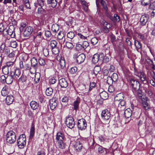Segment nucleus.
<instances>
[{"instance_id":"13d9d810","label":"nucleus","mask_w":155,"mask_h":155,"mask_svg":"<svg viewBox=\"0 0 155 155\" xmlns=\"http://www.w3.org/2000/svg\"><path fill=\"white\" fill-rule=\"evenodd\" d=\"M43 53L45 56H47L49 54L48 49L47 48H43Z\"/></svg>"},{"instance_id":"4d7b16f0","label":"nucleus","mask_w":155,"mask_h":155,"mask_svg":"<svg viewBox=\"0 0 155 155\" xmlns=\"http://www.w3.org/2000/svg\"><path fill=\"white\" fill-rule=\"evenodd\" d=\"M107 137H105V136H102L101 135L99 137V140L101 142H104V141H107L108 140V138H107Z\"/></svg>"},{"instance_id":"864d4df0","label":"nucleus","mask_w":155,"mask_h":155,"mask_svg":"<svg viewBox=\"0 0 155 155\" xmlns=\"http://www.w3.org/2000/svg\"><path fill=\"white\" fill-rule=\"evenodd\" d=\"M2 71L4 74L7 75L9 73L8 68L6 66L3 67L2 68Z\"/></svg>"},{"instance_id":"58836bf2","label":"nucleus","mask_w":155,"mask_h":155,"mask_svg":"<svg viewBox=\"0 0 155 155\" xmlns=\"http://www.w3.org/2000/svg\"><path fill=\"white\" fill-rule=\"evenodd\" d=\"M79 104V102L78 100L75 101L74 103L73 106V108L74 109L76 112L77 110L78 109V106Z\"/></svg>"},{"instance_id":"f03ea898","label":"nucleus","mask_w":155,"mask_h":155,"mask_svg":"<svg viewBox=\"0 0 155 155\" xmlns=\"http://www.w3.org/2000/svg\"><path fill=\"white\" fill-rule=\"evenodd\" d=\"M5 139L7 143L8 144L13 143L16 140L15 133L12 131L8 132L6 135Z\"/></svg>"},{"instance_id":"79ce46f5","label":"nucleus","mask_w":155,"mask_h":155,"mask_svg":"<svg viewBox=\"0 0 155 155\" xmlns=\"http://www.w3.org/2000/svg\"><path fill=\"white\" fill-rule=\"evenodd\" d=\"M143 108L146 110H148L150 108V106L147 102H144L143 103Z\"/></svg>"},{"instance_id":"a19ab883","label":"nucleus","mask_w":155,"mask_h":155,"mask_svg":"<svg viewBox=\"0 0 155 155\" xmlns=\"http://www.w3.org/2000/svg\"><path fill=\"white\" fill-rule=\"evenodd\" d=\"M35 83H38L40 80V74L39 73H36L35 75Z\"/></svg>"},{"instance_id":"0eeeda50","label":"nucleus","mask_w":155,"mask_h":155,"mask_svg":"<svg viewBox=\"0 0 155 155\" xmlns=\"http://www.w3.org/2000/svg\"><path fill=\"white\" fill-rule=\"evenodd\" d=\"M87 122L86 120L82 118L78 120V128L82 130H85L87 127Z\"/></svg>"},{"instance_id":"72a5a7b5","label":"nucleus","mask_w":155,"mask_h":155,"mask_svg":"<svg viewBox=\"0 0 155 155\" xmlns=\"http://www.w3.org/2000/svg\"><path fill=\"white\" fill-rule=\"evenodd\" d=\"M59 25L57 24H54L52 25L51 30L53 31L56 32L59 30Z\"/></svg>"},{"instance_id":"f3484780","label":"nucleus","mask_w":155,"mask_h":155,"mask_svg":"<svg viewBox=\"0 0 155 155\" xmlns=\"http://www.w3.org/2000/svg\"><path fill=\"white\" fill-rule=\"evenodd\" d=\"M59 85L62 88H66L68 86V83L64 78L60 79L59 81Z\"/></svg>"},{"instance_id":"473e14b6","label":"nucleus","mask_w":155,"mask_h":155,"mask_svg":"<svg viewBox=\"0 0 155 155\" xmlns=\"http://www.w3.org/2000/svg\"><path fill=\"white\" fill-rule=\"evenodd\" d=\"M27 80V78L26 76L23 75V74L21 75L20 77L18 80L19 83H23L25 82Z\"/></svg>"},{"instance_id":"6e6d98bb","label":"nucleus","mask_w":155,"mask_h":155,"mask_svg":"<svg viewBox=\"0 0 155 155\" xmlns=\"http://www.w3.org/2000/svg\"><path fill=\"white\" fill-rule=\"evenodd\" d=\"M98 39L96 37H94L91 40V43L93 45H95L98 42Z\"/></svg>"},{"instance_id":"a18cd8bd","label":"nucleus","mask_w":155,"mask_h":155,"mask_svg":"<svg viewBox=\"0 0 155 155\" xmlns=\"http://www.w3.org/2000/svg\"><path fill=\"white\" fill-rule=\"evenodd\" d=\"M135 95H137L140 98H141L142 97V91L139 89L136 91H133Z\"/></svg>"},{"instance_id":"774afa93","label":"nucleus","mask_w":155,"mask_h":155,"mask_svg":"<svg viewBox=\"0 0 155 155\" xmlns=\"http://www.w3.org/2000/svg\"><path fill=\"white\" fill-rule=\"evenodd\" d=\"M31 66H30V65L29 64L26 63L24 65V69L25 70H29L31 69Z\"/></svg>"},{"instance_id":"8fccbe9b","label":"nucleus","mask_w":155,"mask_h":155,"mask_svg":"<svg viewBox=\"0 0 155 155\" xmlns=\"http://www.w3.org/2000/svg\"><path fill=\"white\" fill-rule=\"evenodd\" d=\"M57 42L55 40H52L51 41L50 44V45L51 48H53L57 46Z\"/></svg>"},{"instance_id":"ddd939ff","label":"nucleus","mask_w":155,"mask_h":155,"mask_svg":"<svg viewBox=\"0 0 155 155\" xmlns=\"http://www.w3.org/2000/svg\"><path fill=\"white\" fill-rule=\"evenodd\" d=\"M102 118L105 120H108L110 117V114L109 111L107 109L103 110L101 114Z\"/></svg>"},{"instance_id":"c756f323","label":"nucleus","mask_w":155,"mask_h":155,"mask_svg":"<svg viewBox=\"0 0 155 155\" xmlns=\"http://www.w3.org/2000/svg\"><path fill=\"white\" fill-rule=\"evenodd\" d=\"M8 87L5 86L3 87L1 91V94L3 96H6L8 94Z\"/></svg>"},{"instance_id":"412c9836","label":"nucleus","mask_w":155,"mask_h":155,"mask_svg":"<svg viewBox=\"0 0 155 155\" xmlns=\"http://www.w3.org/2000/svg\"><path fill=\"white\" fill-rule=\"evenodd\" d=\"M14 100V97L12 95L7 96L5 99V102L8 105L12 104Z\"/></svg>"},{"instance_id":"f8f14e48","label":"nucleus","mask_w":155,"mask_h":155,"mask_svg":"<svg viewBox=\"0 0 155 155\" xmlns=\"http://www.w3.org/2000/svg\"><path fill=\"white\" fill-rule=\"evenodd\" d=\"M58 102V99L53 97L50 101V106L51 110H53L56 107Z\"/></svg>"},{"instance_id":"1a4fd4ad","label":"nucleus","mask_w":155,"mask_h":155,"mask_svg":"<svg viewBox=\"0 0 155 155\" xmlns=\"http://www.w3.org/2000/svg\"><path fill=\"white\" fill-rule=\"evenodd\" d=\"M10 73L14 78V81H16L19 76L21 75V72L19 69L16 68L13 71H11Z\"/></svg>"},{"instance_id":"c03bdc74","label":"nucleus","mask_w":155,"mask_h":155,"mask_svg":"<svg viewBox=\"0 0 155 155\" xmlns=\"http://www.w3.org/2000/svg\"><path fill=\"white\" fill-rule=\"evenodd\" d=\"M111 78L113 81L114 83H115V81H117L118 79V75L117 73H114L111 76Z\"/></svg>"},{"instance_id":"de8ad7c7","label":"nucleus","mask_w":155,"mask_h":155,"mask_svg":"<svg viewBox=\"0 0 155 155\" xmlns=\"http://www.w3.org/2000/svg\"><path fill=\"white\" fill-rule=\"evenodd\" d=\"M6 28L4 26L3 24H0V32H3L4 34H5V32H6Z\"/></svg>"},{"instance_id":"4468645a","label":"nucleus","mask_w":155,"mask_h":155,"mask_svg":"<svg viewBox=\"0 0 155 155\" xmlns=\"http://www.w3.org/2000/svg\"><path fill=\"white\" fill-rule=\"evenodd\" d=\"M149 18V16L147 14L143 15L140 19V22L141 25L142 26L145 25L148 21Z\"/></svg>"},{"instance_id":"0e129e2a","label":"nucleus","mask_w":155,"mask_h":155,"mask_svg":"<svg viewBox=\"0 0 155 155\" xmlns=\"http://www.w3.org/2000/svg\"><path fill=\"white\" fill-rule=\"evenodd\" d=\"M81 46V44L77 43L75 47L76 49L78 51L82 50V47Z\"/></svg>"},{"instance_id":"39448f33","label":"nucleus","mask_w":155,"mask_h":155,"mask_svg":"<svg viewBox=\"0 0 155 155\" xmlns=\"http://www.w3.org/2000/svg\"><path fill=\"white\" fill-rule=\"evenodd\" d=\"M85 55L83 53L79 54L78 53H75L73 55V58L76 59L77 62L78 64L83 62L85 60Z\"/></svg>"},{"instance_id":"37998d69","label":"nucleus","mask_w":155,"mask_h":155,"mask_svg":"<svg viewBox=\"0 0 155 155\" xmlns=\"http://www.w3.org/2000/svg\"><path fill=\"white\" fill-rule=\"evenodd\" d=\"M136 74V75L139 77L140 79L141 78H147L146 74H145V73L143 72H139V74Z\"/></svg>"},{"instance_id":"a878e982","label":"nucleus","mask_w":155,"mask_h":155,"mask_svg":"<svg viewBox=\"0 0 155 155\" xmlns=\"http://www.w3.org/2000/svg\"><path fill=\"white\" fill-rule=\"evenodd\" d=\"M124 96L122 93L117 94L115 97V100L116 101H120L124 100Z\"/></svg>"},{"instance_id":"dca6fc26","label":"nucleus","mask_w":155,"mask_h":155,"mask_svg":"<svg viewBox=\"0 0 155 155\" xmlns=\"http://www.w3.org/2000/svg\"><path fill=\"white\" fill-rule=\"evenodd\" d=\"M82 6L84 11L87 12L88 10V3L85 0H78Z\"/></svg>"},{"instance_id":"052dcab7","label":"nucleus","mask_w":155,"mask_h":155,"mask_svg":"<svg viewBox=\"0 0 155 155\" xmlns=\"http://www.w3.org/2000/svg\"><path fill=\"white\" fill-rule=\"evenodd\" d=\"M17 43L15 41H13L11 42L10 45L13 48H15L17 46Z\"/></svg>"},{"instance_id":"6ab92c4d","label":"nucleus","mask_w":155,"mask_h":155,"mask_svg":"<svg viewBox=\"0 0 155 155\" xmlns=\"http://www.w3.org/2000/svg\"><path fill=\"white\" fill-rule=\"evenodd\" d=\"M126 102L124 99L120 101L117 107V109L120 110H124L125 109Z\"/></svg>"},{"instance_id":"f704fd0d","label":"nucleus","mask_w":155,"mask_h":155,"mask_svg":"<svg viewBox=\"0 0 155 155\" xmlns=\"http://www.w3.org/2000/svg\"><path fill=\"white\" fill-rule=\"evenodd\" d=\"M48 4H51L52 7L54 8L55 7L57 4V2L56 0H47Z\"/></svg>"},{"instance_id":"338daca9","label":"nucleus","mask_w":155,"mask_h":155,"mask_svg":"<svg viewBox=\"0 0 155 155\" xmlns=\"http://www.w3.org/2000/svg\"><path fill=\"white\" fill-rule=\"evenodd\" d=\"M38 4L41 7H43L44 5V1L43 0H38Z\"/></svg>"},{"instance_id":"423d86ee","label":"nucleus","mask_w":155,"mask_h":155,"mask_svg":"<svg viewBox=\"0 0 155 155\" xmlns=\"http://www.w3.org/2000/svg\"><path fill=\"white\" fill-rule=\"evenodd\" d=\"M104 59V54L102 53L100 55L98 54H95L92 58V62L96 64L98 61L101 62Z\"/></svg>"},{"instance_id":"20e7f679","label":"nucleus","mask_w":155,"mask_h":155,"mask_svg":"<svg viewBox=\"0 0 155 155\" xmlns=\"http://www.w3.org/2000/svg\"><path fill=\"white\" fill-rule=\"evenodd\" d=\"M18 146L21 149L23 148L26 144V138L24 134L21 135L17 140Z\"/></svg>"},{"instance_id":"ea45409f","label":"nucleus","mask_w":155,"mask_h":155,"mask_svg":"<svg viewBox=\"0 0 155 155\" xmlns=\"http://www.w3.org/2000/svg\"><path fill=\"white\" fill-rule=\"evenodd\" d=\"M101 70V67L99 66H96L94 68V72L95 75H97Z\"/></svg>"},{"instance_id":"b1692460","label":"nucleus","mask_w":155,"mask_h":155,"mask_svg":"<svg viewBox=\"0 0 155 155\" xmlns=\"http://www.w3.org/2000/svg\"><path fill=\"white\" fill-rule=\"evenodd\" d=\"M14 81V78L10 73V74L6 75V83L8 84H11Z\"/></svg>"},{"instance_id":"7c9ffc66","label":"nucleus","mask_w":155,"mask_h":155,"mask_svg":"<svg viewBox=\"0 0 155 155\" xmlns=\"http://www.w3.org/2000/svg\"><path fill=\"white\" fill-rule=\"evenodd\" d=\"M100 96L101 98L104 100L107 99L108 97L107 93L104 91H102L100 93Z\"/></svg>"},{"instance_id":"c85d7f7f","label":"nucleus","mask_w":155,"mask_h":155,"mask_svg":"<svg viewBox=\"0 0 155 155\" xmlns=\"http://www.w3.org/2000/svg\"><path fill=\"white\" fill-rule=\"evenodd\" d=\"M99 2L102 5L104 10L108 8L106 1L104 0H96Z\"/></svg>"},{"instance_id":"5701e85b","label":"nucleus","mask_w":155,"mask_h":155,"mask_svg":"<svg viewBox=\"0 0 155 155\" xmlns=\"http://www.w3.org/2000/svg\"><path fill=\"white\" fill-rule=\"evenodd\" d=\"M35 133V127L34 124L32 123L30 129L29 139H32Z\"/></svg>"},{"instance_id":"4be33fe9","label":"nucleus","mask_w":155,"mask_h":155,"mask_svg":"<svg viewBox=\"0 0 155 155\" xmlns=\"http://www.w3.org/2000/svg\"><path fill=\"white\" fill-rule=\"evenodd\" d=\"M132 114V110L129 108L125 110L124 112V115L126 118H129Z\"/></svg>"},{"instance_id":"bb28decb","label":"nucleus","mask_w":155,"mask_h":155,"mask_svg":"<svg viewBox=\"0 0 155 155\" xmlns=\"http://www.w3.org/2000/svg\"><path fill=\"white\" fill-rule=\"evenodd\" d=\"M30 105L31 108L34 110L38 107L39 104L35 101H32L30 103Z\"/></svg>"},{"instance_id":"5fc2aeb1","label":"nucleus","mask_w":155,"mask_h":155,"mask_svg":"<svg viewBox=\"0 0 155 155\" xmlns=\"http://www.w3.org/2000/svg\"><path fill=\"white\" fill-rule=\"evenodd\" d=\"M140 82L144 84H147L148 83V80L147 78H142L140 79Z\"/></svg>"},{"instance_id":"603ef678","label":"nucleus","mask_w":155,"mask_h":155,"mask_svg":"<svg viewBox=\"0 0 155 155\" xmlns=\"http://www.w3.org/2000/svg\"><path fill=\"white\" fill-rule=\"evenodd\" d=\"M104 11L105 12V14L106 16L110 19L112 18V17L110 15V12L108 11V8L104 10Z\"/></svg>"},{"instance_id":"bf43d9fd","label":"nucleus","mask_w":155,"mask_h":155,"mask_svg":"<svg viewBox=\"0 0 155 155\" xmlns=\"http://www.w3.org/2000/svg\"><path fill=\"white\" fill-rule=\"evenodd\" d=\"M107 82L110 85H111L113 83H114L113 81V79L110 77H107Z\"/></svg>"},{"instance_id":"680f3d73","label":"nucleus","mask_w":155,"mask_h":155,"mask_svg":"<svg viewBox=\"0 0 155 155\" xmlns=\"http://www.w3.org/2000/svg\"><path fill=\"white\" fill-rule=\"evenodd\" d=\"M77 71V67H72L71 68L70 72L71 74H74Z\"/></svg>"},{"instance_id":"4c0bfd02","label":"nucleus","mask_w":155,"mask_h":155,"mask_svg":"<svg viewBox=\"0 0 155 155\" xmlns=\"http://www.w3.org/2000/svg\"><path fill=\"white\" fill-rule=\"evenodd\" d=\"M145 92L149 96H151L153 94V92L150 89V87H148V88H144Z\"/></svg>"},{"instance_id":"9d476101","label":"nucleus","mask_w":155,"mask_h":155,"mask_svg":"<svg viewBox=\"0 0 155 155\" xmlns=\"http://www.w3.org/2000/svg\"><path fill=\"white\" fill-rule=\"evenodd\" d=\"M34 35V39H38L39 40L41 39V35L44 32V31L41 30V27H38L36 29Z\"/></svg>"},{"instance_id":"c9c22d12","label":"nucleus","mask_w":155,"mask_h":155,"mask_svg":"<svg viewBox=\"0 0 155 155\" xmlns=\"http://www.w3.org/2000/svg\"><path fill=\"white\" fill-rule=\"evenodd\" d=\"M153 0H142L141 2V4L142 5H147L150 4Z\"/></svg>"},{"instance_id":"2f4dec72","label":"nucleus","mask_w":155,"mask_h":155,"mask_svg":"<svg viewBox=\"0 0 155 155\" xmlns=\"http://www.w3.org/2000/svg\"><path fill=\"white\" fill-rule=\"evenodd\" d=\"M82 145L79 141L77 142L75 145V149L77 151L79 152L82 149Z\"/></svg>"},{"instance_id":"3c124183","label":"nucleus","mask_w":155,"mask_h":155,"mask_svg":"<svg viewBox=\"0 0 155 155\" xmlns=\"http://www.w3.org/2000/svg\"><path fill=\"white\" fill-rule=\"evenodd\" d=\"M53 54H56L59 53V50L57 46L51 48Z\"/></svg>"},{"instance_id":"e433bc0d","label":"nucleus","mask_w":155,"mask_h":155,"mask_svg":"<svg viewBox=\"0 0 155 155\" xmlns=\"http://www.w3.org/2000/svg\"><path fill=\"white\" fill-rule=\"evenodd\" d=\"M53 89L51 87L48 88L45 91L46 94L48 96H50L52 94Z\"/></svg>"},{"instance_id":"69168bd1","label":"nucleus","mask_w":155,"mask_h":155,"mask_svg":"<svg viewBox=\"0 0 155 155\" xmlns=\"http://www.w3.org/2000/svg\"><path fill=\"white\" fill-rule=\"evenodd\" d=\"M6 75H2L1 77V81L2 83H6Z\"/></svg>"},{"instance_id":"cd10ccee","label":"nucleus","mask_w":155,"mask_h":155,"mask_svg":"<svg viewBox=\"0 0 155 155\" xmlns=\"http://www.w3.org/2000/svg\"><path fill=\"white\" fill-rule=\"evenodd\" d=\"M59 61L61 68L63 69L65 66V61L64 58L61 57L60 58Z\"/></svg>"},{"instance_id":"e2e57ef3","label":"nucleus","mask_w":155,"mask_h":155,"mask_svg":"<svg viewBox=\"0 0 155 155\" xmlns=\"http://www.w3.org/2000/svg\"><path fill=\"white\" fill-rule=\"evenodd\" d=\"M155 8V1L151 2L149 6V9H153Z\"/></svg>"},{"instance_id":"aec40b11","label":"nucleus","mask_w":155,"mask_h":155,"mask_svg":"<svg viewBox=\"0 0 155 155\" xmlns=\"http://www.w3.org/2000/svg\"><path fill=\"white\" fill-rule=\"evenodd\" d=\"M103 22L104 27L103 28V31L105 33H107L109 31V28H110V24L105 21H104Z\"/></svg>"},{"instance_id":"7ed1b4c3","label":"nucleus","mask_w":155,"mask_h":155,"mask_svg":"<svg viewBox=\"0 0 155 155\" xmlns=\"http://www.w3.org/2000/svg\"><path fill=\"white\" fill-rule=\"evenodd\" d=\"M130 86L133 91H136L140 88V84L137 80L133 78L130 80Z\"/></svg>"},{"instance_id":"2eb2a0df","label":"nucleus","mask_w":155,"mask_h":155,"mask_svg":"<svg viewBox=\"0 0 155 155\" xmlns=\"http://www.w3.org/2000/svg\"><path fill=\"white\" fill-rule=\"evenodd\" d=\"M33 31L32 27H27L26 28L23 33L24 36L25 37L29 36L32 33Z\"/></svg>"},{"instance_id":"a211bd4d","label":"nucleus","mask_w":155,"mask_h":155,"mask_svg":"<svg viewBox=\"0 0 155 155\" xmlns=\"http://www.w3.org/2000/svg\"><path fill=\"white\" fill-rule=\"evenodd\" d=\"M31 67L35 69H37L38 68V62L37 59L33 57L32 58L31 60Z\"/></svg>"},{"instance_id":"f257e3e1","label":"nucleus","mask_w":155,"mask_h":155,"mask_svg":"<svg viewBox=\"0 0 155 155\" xmlns=\"http://www.w3.org/2000/svg\"><path fill=\"white\" fill-rule=\"evenodd\" d=\"M64 134L61 132H58L56 135V140L57 143L58 147L61 149L65 148L64 141L65 140Z\"/></svg>"},{"instance_id":"09e8293b","label":"nucleus","mask_w":155,"mask_h":155,"mask_svg":"<svg viewBox=\"0 0 155 155\" xmlns=\"http://www.w3.org/2000/svg\"><path fill=\"white\" fill-rule=\"evenodd\" d=\"M66 47L69 49H72L74 47V45L71 42H67L66 43Z\"/></svg>"},{"instance_id":"9b49d317","label":"nucleus","mask_w":155,"mask_h":155,"mask_svg":"<svg viewBox=\"0 0 155 155\" xmlns=\"http://www.w3.org/2000/svg\"><path fill=\"white\" fill-rule=\"evenodd\" d=\"M14 30V26L12 25H10L8 29H6V32H5L4 34L8 35L12 38H14L15 36Z\"/></svg>"},{"instance_id":"393cba45","label":"nucleus","mask_w":155,"mask_h":155,"mask_svg":"<svg viewBox=\"0 0 155 155\" xmlns=\"http://www.w3.org/2000/svg\"><path fill=\"white\" fill-rule=\"evenodd\" d=\"M134 45L135 47L137 50L139 51V50H141L142 48V44L137 40H135L134 41Z\"/></svg>"},{"instance_id":"6e6552de","label":"nucleus","mask_w":155,"mask_h":155,"mask_svg":"<svg viewBox=\"0 0 155 155\" xmlns=\"http://www.w3.org/2000/svg\"><path fill=\"white\" fill-rule=\"evenodd\" d=\"M66 124L67 127L70 129L73 128L74 126V122L73 118L71 116L66 118Z\"/></svg>"},{"instance_id":"49530a36","label":"nucleus","mask_w":155,"mask_h":155,"mask_svg":"<svg viewBox=\"0 0 155 155\" xmlns=\"http://www.w3.org/2000/svg\"><path fill=\"white\" fill-rule=\"evenodd\" d=\"M75 36L74 33L73 32L70 31L68 32L67 35V37L70 39H73Z\"/></svg>"}]
</instances>
